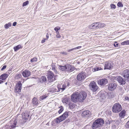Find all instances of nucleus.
<instances>
[{
  "instance_id": "nucleus-45",
  "label": "nucleus",
  "mask_w": 129,
  "mask_h": 129,
  "mask_svg": "<svg viewBox=\"0 0 129 129\" xmlns=\"http://www.w3.org/2000/svg\"><path fill=\"white\" fill-rule=\"evenodd\" d=\"M118 44L117 43V42H115V43L114 44V45L115 47H118Z\"/></svg>"
},
{
  "instance_id": "nucleus-7",
  "label": "nucleus",
  "mask_w": 129,
  "mask_h": 129,
  "mask_svg": "<svg viewBox=\"0 0 129 129\" xmlns=\"http://www.w3.org/2000/svg\"><path fill=\"white\" fill-rule=\"evenodd\" d=\"M121 105L119 103L115 104L112 108V110L114 113H117L120 112L122 110Z\"/></svg>"
},
{
  "instance_id": "nucleus-53",
  "label": "nucleus",
  "mask_w": 129,
  "mask_h": 129,
  "mask_svg": "<svg viewBox=\"0 0 129 129\" xmlns=\"http://www.w3.org/2000/svg\"><path fill=\"white\" fill-rule=\"evenodd\" d=\"M3 82H4L3 80H0V84L2 83H3Z\"/></svg>"
},
{
  "instance_id": "nucleus-54",
  "label": "nucleus",
  "mask_w": 129,
  "mask_h": 129,
  "mask_svg": "<svg viewBox=\"0 0 129 129\" xmlns=\"http://www.w3.org/2000/svg\"><path fill=\"white\" fill-rule=\"evenodd\" d=\"M101 64V65H100V67H102L103 66H104V64ZM103 67L104 68V67Z\"/></svg>"
},
{
  "instance_id": "nucleus-24",
  "label": "nucleus",
  "mask_w": 129,
  "mask_h": 129,
  "mask_svg": "<svg viewBox=\"0 0 129 129\" xmlns=\"http://www.w3.org/2000/svg\"><path fill=\"white\" fill-rule=\"evenodd\" d=\"M104 69L103 66L102 67H95L94 69H92V71L93 72L98 71L99 70H103Z\"/></svg>"
},
{
  "instance_id": "nucleus-43",
  "label": "nucleus",
  "mask_w": 129,
  "mask_h": 129,
  "mask_svg": "<svg viewBox=\"0 0 129 129\" xmlns=\"http://www.w3.org/2000/svg\"><path fill=\"white\" fill-rule=\"evenodd\" d=\"M125 126L126 128L129 127V120L126 123Z\"/></svg>"
},
{
  "instance_id": "nucleus-9",
  "label": "nucleus",
  "mask_w": 129,
  "mask_h": 129,
  "mask_svg": "<svg viewBox=\"0 0 129 129\" xmlns=\"http://www.w3.org/2000/svg\"><path fill=\"white\" fill-rule=\"evenodd\" d=\"M56 75H54V73L51 71L48 72V81L50 82H52L55 81V77Z\"/></svg>"
},
{
  "instance_id": "nucleus-35",
  "label": "nucleus",
  "mask_w": 129,
  "mask_h": 129,
  "mask_svg": "<svg viewBox=\"0 0 129 129\" xmlns=\"http://www.w3.org/2000/svg\"><path fill=\"white\" fill-rule=\"evenodd\" d=\"M10 126L8 125H6L4 126L3 127V129H11L10 128Z\"/></svg>"
},
{
  "instance_id": "nucleus-3",
  "label": "nucleus",
  "mask_w": 129,
  "mask_h": 129,
  "mask_svg": "<svg viewBox=\"0 0 129 129\" xmlns=\"http://www.w3.org/2000/svg\"><path fill=\"white\" fill-rule=\"evenodd\" d=\"M58 68L60 70L65 72H72L75 70L74 67L69 64L64 66H59Z\"/></svg>"
},
{
  "instance_id": "nucleus-4",
  "label": "nucleus",
  "mask_w": 129,
  "mask_h": 129,
  "mask_svg": "<svg viewBox=\"0 0 129 129\" xmlns=\"http://www.w3.org/2000/svg\"><path fill=\"white\" fill-rule=\"evenodd\" d=\"M104 123L103 119L98 118L94 121L92 126V127L93 129H95L102 126Z\"/></svg>"
},
{
  "instance_id": "nucleus-29",
  "label": "nucleus",
  "mask_w": 129,
  "mask_h": 129,
  "mask_svg": "<svg viewBox=\"0 0 129 129\" xmlns=\"http://www.w3.org/2000/svg\"><path fill=\"white\" fill-rule=\"evenodd\" d=\"M48 96V95L46 94L45 95L41 96L40 97V101L44 99H45Z\"/></svg>"
},
{
  "instance_id": "nucleus-28",
  "label": "nucleus",
  "mask_w": 129,
  "mask_h": 129,
  "mask_svg": "<svg viewBox=\"0 0 129 129\" xmlns=\"http://www.w3.org/2000/svg\"><path fill=\"white\" fill-rule=\"evenodd\" d=\"M106 26L105 23L98 22V28H102Z\"/></svg>"
},
{
  "instance_id": "nucleus-8",
  "label": "nucleus",
  "mask_w": 129,
  "mask_h": 129,
  "mask_svg": "<svg viewBox=\"0 0 129 129\" xmlns=\"http://www.w3.org/2000/svg\"><path fill=\"white\" fill-rule=\"evenodd\" d=\"M22 84L20 81H19L16 84L15 86L14 92L16 93H19L20 92L22 88Z\"/></svg>"
},
{
  "instance_id": "nucleus-25",
  "label": "nucleus",
  "mask_w": 129,
  "mask_h": 129,
  "mask_svg": "<svg viewBox=\"0 0 129 129\" xmlns=\"http://www.w3.org/2000/svg\"><path fill=\"white\" fill-rule=\"evenodd\" d=\"M69 108L71 109H73L76 106V105L75 104L72 103H70L69 104Z\"/></svg>"
},
{
  "instance_id": "nucleus-22",
  "label": "nucleus",
  "mask_w": 129,
  "mask_h": 129,
  "mask_svg": "<svg viewBox=\"0 0 129 129\" xmlns=\"http://www.w3.org/2000/svg\"><path fill=\"white\" fill-rule=\"evenodd\" d=\"M126 112L125 110L122 111L119 114V116L121 118H124V117L125 116Z\"/></svg>"
},
{
  "instance_id": "nucleus-31",
  "label": "nucleus",
  "mask_w": 129,
  "mask_h": 129,
  "mask_svg": "<svg viewBox=\"0 0 129 129\" xmlns=\"http://www.w3.org/2000/svg\"><path fill=\"white\" fill-rule=\"evenodd\" d=\"M121 44V45H129V40H126L124 42H122Z\"/></svg>"
},
{
  "instance_id": "nucleus-5",
  "label": "nucleus",
  "mask_w": 129,
  "mask_h": 129,
  "mask_svg": "<svg viewBox=\"0 0 129 129\" xmlns=\"http://www.w3.org/2000/svg\"><path fill=\"white\" fill-rule=\"evenodd\" d=\"M69 112L66 111L59 117L56 118V123H59L65 119L68 116Z\"/></svg>"
},
{
  "instance_id": "nucleus-46",
  "label": "nucleus",
  "mask_w": 129,
  "mask_h": 129,
  "mask_svg": "<svg viewBox=\"0 0 129 129\" xmlns=\"http://www.w3.org/2000/svg\"><path fill=\"white\" fill-rule=\"evenodd\" d=\"M81 47V46H78V47H77L75 48H74V50L75 49H79Z\"/></svg>"
},
{
  "instance_id": "nucleus-50",
  "label": "nucleus",
  "mask_w": 129,
  "mask_h": 129,
  "mask_svg": "<svg viewBox=\"0 0 129 129\" xmlns=\"http://www.w3.org/2000/svg\"><path fill=\"white\" fill-rule=\"evenodd\" d=\"M74 50V48H73L72 49H70L68 50V52H70L71 51H73V50Z\"/></svg>"
},
{
  "instance_id": "nucleus-55",
  "label": "nucleus",
  "mask_w": 129,
  "mask_h": 129,
  "mask_svg": "<svg viewBox=\"0 0 129 129\" xmlns=\"http://www.w3.org/2000/svg\"><path fill=\"white\" fill-rule=\"evenodd\" d=\"M7 84V82H6V83H5V84H6V85Z\"/></svg>"
},
{
  "instance_id": "nucleus-34",
  "label": "nucleus",
  "mask_w": 129,
  "mask_h": 129,
  "mask_svg": "<svg viewBox=\"0 0 129 129\" xmlns=\"http://www.w3.org/2000/svg\"><path fill=\"white\" fill-rule=\"evenodd\" d=\"M60 29V27H59L57 26L55 27L54 28V30L56 31V33H58L59 31L58 30Z\"/></svg>"
},
{
  "instance_id": "nucleus-56",
  "label": "nucleus",
  "mask_w": 129,
  "mask_h": 129,
  "mask_svg": "<svg viewBox=\"0 0 129 129\" xmlns=\"http://www.w3.org/2000/svg\"><path fill=\"white\" fill-rule=\"evenodd\" d=\"M91 69V68H90V69Z\"/></svg>"
},
{
  "instance_id": "nucleus-10",
  "label": "nucleus",
  "mask_w": 129,
  "mask_h": 129,
  "mask_svg": "<svg viewBox=\"0 0 129 129\" xmlns=\"http://www.w3.org/2000/svg\"><path fill=\"white\" fill-rule=\"evenodd\" d=\"M86 77V74L84 72H81L77 76V78L79 81H82L84 80Z\"/></svg>"
},
{
  "instance_id": "nucleus-47",
  "label": "nucleus",
  "mask_w": 129,
  "mask_h": 129,
  "mask_svg": "<svg viewBox=\"0 0 129 129\" xmlns=\"http://www.w3.org/2000/svg\"><path fill=\"white\" fill-rule=\"evenodd\" d=\"M81 47V46H78V47H77L75 48H74V50L75 49H79Z\"/></svg>"
},
{
  "instance_id": "nucleus-37",
  "label": "nucleus",
  "mask_w": 129,
  "mask_h": 129,
  "mask_svg": "<svg viewBox=\"0 0 129 129\" xmlns=\"http://www.w3.org/2000/svg\"><path fill=\"white\" fill-rule=\"evenodd\" d=\"M117 5L118 7H122L123 6V5L122 4L121 2H120L118 3Z\"/></svg>"
},
{
  "instance_id": "nucleus-40",
  "label": "nucleus",
  "mask_w": 129,
  "mask_h": 129,
  "mask_svg": "<svg viewBox=\"0 0 129 129\" xmlns=\"http://www.w3.org/2000/svg\"><path fill=\"white\" fill-rule=\"evenodd\" d=\"M62 102L63 103L67 104L68 102V100L67 98H64L63 99Z\"/></svg>"
},
{
  "instance_id": "nucleus-20",
  "label": "nucleus",
  "mask_w": 129,
  "mask_h": 129,
  "mask_svg": "<svg viewBox=\"0 0 129 129\" xmlns=\"http://www.w3.org/2000/svg\"><path fill=\"white\" fill-rule=\"evenodd\" d=\"M47 80L46 77L45 76H42L39 79V82L41 83H43L46 81Z\"/></svg>"
},
{
  "instance_id": "nucleus-33",
  "label": "nucleus",
  "mask_w": 129,
  "mask_h": 129,
  "mask_svg": "<svg viewBox=\"0 0 129 129\" xmlns=\"http://www.w3.org/2000/svg\"><path fill=\"white\" fill-rule=\"evenodd\" d=\"M22 77V76L20 74H18L16 75L15 77V78L16 79H19L20 78Z\"/></svg>"
},
{
  "instance_id": "nucleus-32",
  "label": "nucleus",
  "mask_w": 129,
  "mask_h": 129,
  "mask_svg": "<svg viewBox=\"0 0 129 129\" xmlns=\"http://www.w3.org/2000/svg\"><path fill=\"white\" fill-rule=\"evenodd\" d=\"M59 108H60V109L58 111V112L59 114H60L63 111L64 109L63 107L62 106H61Z\"/></svg>"
},
{
  "instance_id": "nucleus-23",
  "label": "nucleus",
  "mask_w": 129,
  "mask_h": 129,
  "mask_svg": "<svg viewBox=\"0 0 129 129\" xmlns=\"http://www.w3.org/2000/svg\"><path fill=\"white\" fill-rule=\"evenodd\" d=\"M22 47L20 45H19L15 47H14V49L15 51H17L20 49H22Z\"/></svg>"
},
{
  "instance_id": "nucleus-1",
  "label": "nucleus",
  "mask_w": 129,
  "mask_h": 129,
  "mask_svg": "<svg viewBox=\"0 0 129 129\" xmlns=\"http://www.w3.org/2000/svg\"><path fill=\"white\" fill-rule=\"evenodd\" d=\"M86 96V93L84 91L81 92L80 94L78 92H75L72 95L71 100L74 102L78 101L81 102L85 99Z\"/></svg>"
},
{
  "instance_id": "nucleus-14",
  "label": "nucleus",
  "mask_w": 129,
  "mask_h": 129,
  "mask_svg": "<svg viewBox=\"0 0 129 129\" xmlns=\"http://www.w3.org/2000/svg\"><path fill=\"white\" fill-rule=\"evenodd\" d=\"M116 78L120 85L124 84L126 83L125 80L120 76H117L116 77Z\"/></svg>"
},
{
  "instance_id": "nucleus-38",
  "label": "nucleus",
  "mask_w": 129,
  "mask_h": 129,
  "mask_svg": "<svg viewBox=\"0 0 129 129\" xmlns=\"http://www.w3.org/2000/svg\"><path fill=\"white\" fill-rule=\"evenodd\" d=\"M29 3V1H27L23 3L22 6H24L28 4Z\"/></svg>"
},
{
  "instance_id": "nucleus-17",
  "label": "nucleus",
  "mask_w": 129,
  "mask_h": 129,
  "mask_svg": "<svg viewBox=\"0 0 129 129\" xmlns=\"http://www.w3.org/2000/svg\"><path fill=\"white\" fill-rule=\"evenodd\" d=\"M22 119L25 120L24 121L26 122L28 120L29 115L26 112H23L22 115Z\"/></svg>"
},
{
  "instance_id": "nucleus-30",
  "label": "nucleus",
  "mask_w": 129,
  "mask_h": 129,
  "mask_svg": "<svg viewBox=\"0 0 129 129\" xmlns=\"http://www.w3.org/2000/svg\"><path fill=\"white\" fill-rule=\"evenodd\" d=\"M11 26V23L10 22H9L7 24H6L5 25V27L6 29H8Z\"/></svg>"
},
{
  "instance_id": "nucleus-21",
  "label": "nucleus",
  "mask_w": 129,
  "mask_h": 129,
  "mask_svg": "<svg viewBox=\"0 0 129 129\" xmlns=\"http://www.w3.org/2000/svg\"><path fill=\"white\" fill-rule=\"evenodd\" d=\"M98 22H95L92 24L91 26V28L93 29L98 28Z\"/></svg>"
},
{
  "instance_id": "nucleus-39",
  "label": "nucleus",
  "mask_w": 129,
  "mask_h": 129,
  "mask_svg": "<svg viewBox=\"0 0 129 129\" xmlns=\"http://www.w3.org/2000/svg\"><path fill=\"white\" fill-rule=\"evenodd\" d=\"M52 70L54 71L56 73H55V74H57V72L55 70V66H52Z\"/></svg>"
},
{
  "instance_id": "nucleus-26",
  "label": "nucleus",
  "mask_w": 129,
  "mask_h": 129,
  "mask_svg": "<svg viewBox=\"0 0 129 129\" xmlns=\"http://www.w3.org/2000/svg\"><path fill=\"white\" fill-rule=\"evenodd\" d=\"M89 114V111L86 110L84 111L82 114V115L83 117H86L87 115H88Z\"/></svg>"
},
{
  "instance_id": "nucleus-13",
  "label": "nucleus",
  "mask_w": 129,
  "mask_h": 129,
  "mask_svg": "<svg viewBox=\"0 0 129 129\" xmlns=\"http://www.w3.org/2000/svg\"><path fill=\"white\" fill-rule=\"evenodd\" d=\"M107 86L109 90L113 91L115 89L117 85L115 83H110Z\"/></svg>"
},
{
  "instance_id": "nucleus-42",
  "label": "nucleus",
  "mask_w": 129,
  "mask_h": 129,
  "mask_svg": "<svg viewBox=\"0 0 129 129\" xmlns=\"http://www.w3.org/2000/svg\"><path fill=\"white\" fill-rule=\"evenodd\" d=\"M57 35L56 36V37L57 38H59L61 37V36L60 35H59V32H58V33H56Z\"/></svg>"
},
{
  "instance_id": "nucleus-44",
  "label": "nucleus",
  "mask_w": 129,
  "mask_h": 129,
  "mask_svg": "<svg viewBox=\"0 0 129 129\" xmlns=\"http://www.w3.org/2000/svg\"><path fill=\"white\" fill-rule=\"evenodd\" d=\"M7 67V66L5 65L1 69V71H3L4 69H5Z\"/></svg>"
},
{
  "instance_id": "nucleus-36",
  "label": "nucleus",
  "mask_w": 129,
  "mask_h": 129,
  "mask_svg": "<svg viewBox=\"0 0 129 129\" xmlns=\"http://www.w3.org/2000/svg\"><path fill=\"white\" fill-rule=\"evenodd\" d=\"M37 58L36 57H35L31 59L30 61L31 62H34L37 61Z\"/></svg>"
},
{
  "instance_id": "nucleus-16",
  "label": "nucleus",
  "mask_w": 129,
  "mask_h": 129,
  "mask_svg": "<svg viewBox=\"0 0 129 129\" xmlns=\"http://www.w3.org/2000/svg\"><path fill=\"white\" fill-rule=\"evenodd\" d=\"M30 72L27 70H24L22 73V74L23 76L24 77H27L30 75Z\"/></svg>"
},
{
  "instance_id": "nucleus-49",
  "label": "nucleus",
  "mask_w": 129,
  "mask_h": 129,
  "mask_svg": "<svg viewBox=\"0 0 129 129\" xmlns=\"http://www.w3.org/2000/svg\"><path fill=\"white\" fill-rule=\"evenodd\" d=\"M46 40V39H44L41 41V43H43L45 42V41Z\"/></svg>"
},
{
  "instance_id": "nucleus-27",
  "label": "nucleus",
  "mask_w": 129,
  "mask_h": 129,
  "mask_svg": "<svg viewBox=\"0 0 129 129\" xmlns=\"http://www.w3.org/2000/svg\"><path fill=\"white\" fill-rule=\"evenodd\" d=\"M17 122L16 120H15L14 121L13 124L12 125L10 126V128L11 129H12L14 128V127H16L17 124Z\"/></svg>"
},
{
  "instance_id": "nucleus-41",
  "label": "nucleus",
  "mask_w": 129,
  "mask_h": 129,
  "mask_svg": "<svg viewBox=\"0 0 129 129\" xmlns=\"http://www.w3.org/2000/svg\"><path fill=\"white\" fill-rule=\"evenodd\" d=\"M110 6L111 9H115L116 7L115 5L113 4H111L110 5Z\"/></svg>"
},
{
  "instance_id": "nucleus-2",
  "label": "nucleus",
  "mask_w": 129,
  "mask_h": 129,
  "mask_svg": "<svg viewBox=\"0 0 129 129\" xmlns=\"http://www.w3.org/2000/svg\"><path fill=\"white\" fill-rule=\"evenodd\" d=\"M66 86L65 84L62 85L61 84H58L57 86L53 85L50 88L49 90L50 92L54 93L59 91L60 90L61 91H63L65 89Z\"/></svg>"
},
{
  "instance_id": "nucleus-15",
  "label": "nucleus",
  "mask_w": 129,
  "mask_h": 129,
  "mask_svg": "<svg viewBox=\"0 0 129 129\" xmlns=\"http://www.w3.org/2000/svg\"><path fill=\"white\" fill-rule=\"evenodd\" d=\"M123 76L129 81V70H125L122 72Z\"/></svg>"
},
{
  "instance_id": "nucleus-6",
  "label": "nucleus",
  "mask_w": 129,
  "mask_h": 129,
  "mask_svg": "<svg viewBox=\"0 0 129 129\" xmlns=\"http://www.w3.org/2000/svg\"><path fill=\"white\" fill-rule=\"evenodd\" d=\"M89 86L90 90L93 92H95L99 89V87L97 85L96 82L94 81H92L90 83Z\"/></svg>"
},
{
  "instance_id": "nucleus-51",
  "label": "nucleus",
  "mask_w": 129,
  "mask_h": 129,
  "mask_svg": "<svg viewBox=\"0 0 129 129\" xmlns=\"http://www.w3.org/2000/svg\"><path fill=\"white\" fill-rule=\"evenodd\" d=\"M16 24H17L16 22H14L13 23V26H15L16 25Z\"/></svg>"
},
{
  "instance_id": "nucleus-18",
  "label": "nucleus",
  "mask_w": 129,
  "mask_h": 129,
  "mask_svg": "<svg viewBox=\"0 0 129 129\" xmlns=\"http://www.w3.org/2000/svg\"><path fill=\"white\" fill-rule=\"evenodd\" d=\"M39 101L35 97L32 100V103L35 106H37L39 104Z\"/></svg>"
},
{
  "instance_id": "nucleus-19",
  "label": "nucleus",
  "mask_w": 129,
  "mask_h": 129,
  "mask_svg": "<svg viewBox=\"0 0 129 129\" xmlns=\"http://www.w3.org/2000/svg\"><path fill=\"white\" fill-rule=\"evenodd\" d=\"M8 76V74L7 73L3 74L0 76V79H1L3 80H5Z\"/></svg>"
},
{
  "instance_id": "nucleus-52",
  "label": "nucleus",
  "mask_w": 129,
  "mask_h": 129,
  "mask_svg": "<svg viewBox=\"0 0 129 129\" xmlns=\"http://www.w3.org/2000/svg\"><path fill=\"white\" fill-rule=\"evenodd\" d=\"M49 37V36L48 34H47L46 35V37L47 38L46 39L47 40L48 39Z\"/></svg>"
},
{
  "instance_id": "nucleus-48",
  "label": "nucleus",
  "mask_w": 129,
  "mask_h": 129,
  "mask_svg": "<svg viewBox=\"0 0 129 129\" xmlns=\"http://www.w3.org/2000/svg\"><path fill=\"white\" fill-rule=\"evenodd\" d=\"M60 53L65 55H67V54L66 52H61Z\"/></svg>"
},
{
  "instance_id": "nucleus-12",
  "label": "nucleus",
  "mask_w": 129,
  "mask_h": 129,
  "mask_svg": "<svg viewBox=\"0 0 129 129\" xmlns=\"http://www.w3.org/2000/svg\"><path fill=\"white\" fill-rule=\"evenodd\" d=\"M98 84L101 86H104L108 82L107 79L106 78L99 79L97 81Z\"/></svg>"
},
{
  "instance_id": "nucleus-11",
  "label": "nucleus",
  "mask_w": 129,
  "mask_h": 129,
  "mask_svg": "<svg viewBox=\"0 0 129 129\" xmlns=\"http://www.w3.org/2000/svg\"><path fill=\"white\" fill-rule=\"evenodd\" d=\"M104 63V69H110L112 68L113 64L111 62L106 61Z\"/></svg>"
}]
</instances>
